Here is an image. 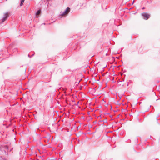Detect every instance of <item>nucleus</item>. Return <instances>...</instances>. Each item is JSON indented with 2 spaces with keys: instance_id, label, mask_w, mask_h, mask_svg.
<instances>
[{
  "instance_id": "1",
  "label": "nucleus",
  "mask_w": 160,
  "mask_h": 160,
  "mask_svg": "<svg viewBox=\"0 0 160 160\" xmlns=\"http://www.w3.org/2000/svg\"><path fill=\"white\" fill-rule=\"evenodd\" d=\"M9 16V14L8 12L4 13L3 15V18L0 20V23L3 22L5 20H6L8 17Z\"/></svg>"
},
{
  "instance_id": "2",
  "label": "nucleus",
  "mask_w": 160,
  "mask_h": 160,
  "mask_svg": "<svg viewBox=\"0 0 160 160\" xmlns=\"http://www.w3.org/2000/svg\"><path fill=\"white\" fill-rule=\"evenodd\" d=\"M142 16L143 18L145 20H148L149 18L150 17V15L146 12L142 13Z\"/></svg>"
},
{
  "instance_id": "3",
  "label": "nucleus",
  "mask_w": 160,
  "mask_h": 160,
  "mask_svg": "<svg viewBox=\"0 0 160 160\" xmlns=\"http://www.w3.org/2000/svg\"><path fill=\"white\" fill-rule=\"evenodd\" d=\"M70 8L69 7H68L65 10V11L63 12L62 13H61V15L62 16H63L64 15H65L67 14L68 13H69L70 11Z\"/></svg>"
},
{
  "instance_id": "4",
  "label": "nucleus",
  "mask_w": 160,
  "mask_h": 160,
  "mask_svg": "<svg viewBox=\"0 0 160 160\" xmlns=\"http://www.w3.org/2000/svg\"><path fill=\"white\" fill-rule=\"evenodd\" d=\"M25 0H21V3L20 5L22 6L23 5V3L24 2Z\"/></svg>"
},
{
  "instance_id": "5",
  "label": "nucleus",
  "mask_w": 160,
  "mask_h": 160,
  "mask_svg": "<svg viewBox=\"0 0 160 160\" xmlns=\"http://www.w3.org/2000/svg\"><path fill=\"white\" fill-rule=\"evenodd\" d=\"M41 12V10H38L36 13V15H39Z\"/></svg>"
},
{
  "instance_id": "6",
  "label": "nucleus",
  "mask_w": 160,
  "mask_h": 160,
  "mask_svg": "<svg viewBox=\"0 0 160 160\" xmlns=\"http://www.w3.org/2000/svg\"><path fill=\"white\" fill-rule=\"evenodd\" d=\"M79 102H78L76 104V105L78 106V104Z\"/></svg>"
},
{
  "instance_id": "7",
  "label": "nucleus",
  "mask_w": 160,
  "mask_h": 160,
  "mask_svg": "<svg viewBox=\"0 0 160 160\" xmlns=\"http://www.w3.org/2000/svg\"><path fill=\"white\" fill-rule=\"evenodd\" d=\"M28 57H29V58H31V56H30V55H29V54H28Z\"/></svg>"
},
{
  "instance_id": "8",
  "label": "nucleus",
  "mask_w": 160,
  "mask_h": 160,
  "mask_svg": "<svg viewBox=\"0 0 160 160\" xmlns=\"http://www.w3.org/2000/svg\"><path fill=\"white\" fill-rule=\"evenodd\" d=\"M6 148H7V149H8V147H7V145L5 146Z\"/></svg>"
},
{
  "instance_id": "9",
  "label": "nucleus",
  "mask_w": 160,
  "mask_h": 160,
  "mask_svg": "<svg viewBox=\"0 0 160 160\" xmlns=\"http://www.w3.org/2000/svg\"><path fill=\"white\" fill-rule=\"evenodd\" d=\"M145 8V7H143V8H142V9H144Z\"/></svg>"
},
{
  "instance_id": "10",
  "label": "nucleus",
  "mask_w": 160,
  "mask_h": 160,
  "mask_svg": "<svg viewBox=\"0 0 160 160\" xmlns=\"http://www.w3.org/2000/svg\"><path fill=\"white\" fill-rule=\"evenodd\" d=\"M34 54H32V55L31 56V57L33 56L34 55Z\"/></svg>"
},
{
  "instance_id": "11",
  "label": "nucleus",
  "mask_w": 160,
  "mask_h": 160,
  "mask_svg": "<svg viewBox=\"0 0 160 160\" xmlns=\"http://www.w3.org/2000/svg\"><path fill=\"white\" fill-rule=\"evenodd\" d=\"M0 159H2V158L1 157H0Z\"/></svg>"
},
{
  "instance_id": "12",
  "label": "nucleus",
  "mask_w": 160,
  "mask_h": 160,
  "mask_svg": "<svg viewBox=\"0 0 160 160\" xmlns=\"http://www.w3.org/2000/svg\"><path fill=\"white\" fill-rule=\"evenodd\" d=\"M6 1H7V0H5Z\"/></svg>"
}]
</instances>
